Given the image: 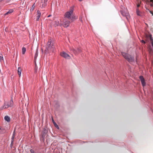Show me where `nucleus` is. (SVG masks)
I'll use <instances>...</instances> for the list:
<instances>
[{"mask_svg": "<svg viewBox=\"0 0 153 153\" xmlns=\"http://www.w3.org/2000/svg\"><path fill=\"white\" fill-rule=\"evenodd\" d=\"M121 54L124 58L130 63L135 62V60L134 56L124 52H121Z\"/></svg>", "mask_w": 153, "mask_h": 153, "instance_id": "nucleus-1", "label": "nucleus"}, {"mask_svg": "<svg viewBox=\"0 0 153 153\" xmlns=\"http://www.w3.org/2000/svg\"><path fill=\"white\" fill-rule=\"evenodd\" d=\"M74 8L73 7H71L69 11L67 12L65 14V17L70 19L74 11Z\"/></svg>", "mask_w": 153, "mask_h": 153, "instance_id": "nucleus-2", "label": "nucleus"}, {"mask_svg": "<svg viewBox=\"0 0 153 153\" xmlns=\"http://www.w3.org/2000/svg\"><path fill=\"white\" fill-rule=\"evenodd\" d=\"M47 47L46 48L48 51L50 50L51 48H53V42H52L51 39L48 40L47 43Z\"/></svg>", "mask_w": 153, "mask_h": 153, "instance_id": "nucleus-3", "label": "nucleus"}, {"mask_svg": "<svg viewBox=\"0 0 153 153\" xmlns=\"http://www.w3.org/2000/svg\"><path fill=\"white\" fill-rule=\"evenodd\" d=\"M65 59H69L70 56L65 52H63L60 54Z\"/></svg>", "mask_w": 153, "mask_h": 153, "instance_id": "nucleus-4", "label": "nucleus"}, {"mask_svg": "<svg viewBox=\"0 0 153 153\" xmlns=\"http://www.w3.org/2000/svg\"><path fill=\"white\" fill-rule=\"evenodd\" d=\"M6 105L7 108L13 106V102L12 99L10 101L7 102L6 103Z\"/></svg>", "mask_w": 153, "mask_h": 153, "instance_id": "nucleus-5", "label": "nucleus"}, {"mask_svg": "<svg viewBox=\"0 0 153 153\" xmlns=\"http://www.w3.org/2000/svg\"><path fill=\"white\" fill-rule=\"evenodd\" d=\"M70 24V22L68 20H66L64 22L62 25L65 27H68Z\"/></svg>", "mask_w": 153, "mask_h": 153, "instance_id": "nucleus-6", "label": "nucleus"}, {"mask_svg": "<svg viewBox=\"0 0 153 153\" xmlns=\"http://www.w3.org/2000/svg\"><path fill=\"white\" fill-rule=\"evenodd\" d=\"M47 132L48 130L46 128H44L43 129L42 131V137L43 138L45 137V136L46 134H47Z\"/></svg>", "mask_w": 153, "mask_h": 153, "instance_id": "nucleus-7", "label": "nucleus"}, {"mask_svg": "<svg viewBox=\"0 0 153 153\" xmlns=\"http://www.w3.org/2000/svg\"><path fill=\"white\" fill-rule=\"evenodd\" d=\"M136 13L137 15L140 16H142V15L141 12L140 11L138 8H137L136 9Z\"/></svg>", "mask_w": 153, "mask_h": 153, "instance_id": "nucleus-8", "label": "nucleus"}, {"mask_svg": "<svg viewBox=\"0 0 153 153\" xmlns=\"http://www.w3.org/2000/svg\"><path fill=\"white\" fill-rule=\"evenodd\" d=\"M37 18L36 19V20L37 21H38L39 20V18H40V16H41V12H40V11L39 10H38L37 11Z\"/></svg>", "mask_w": 153, "mask_h": 153, "instance_id": "nucleus-9", "label": "nucleus"}, {"mask_svg": "<svg viewBox=\"0 0 153 153\" xmlns=\"http://www.w3.org/2000/svg\"><path fill=\"white\" fill-rule=\"evenodd\" d=\"M13 9H11L9 10L6 13L4 14V16H6L7 15H8L9 14H10L12 13L13 12Z\"/></svg>", "mask_w": 153, "mask_h": 153, "instance_id": "nucleus-10", "label": "nucleus"}, {"mask_svg": "<svg viewBox=\"0 0 153 153\" xmlns=\"http://www.w3.org/2000/svg\"><path fill=\"white\" fill-rule=\"evenodd\" d=\"M61 21H55V25L56 26H58L59 25H61Z\"/></svg>", "mask_w": 153, "mask_h": 153, "instance_id": "nucleus-11", "label": "nucleus"}, {"mask_svg": "<svg viewBox=\"0 0 153 153\" xmlns=\"http://www.w3.org/2000/svg\"><path fill=\"white\" fill-rule=\"evenodd\" d=\"M4 119L5 120L8 122H9L10 120V117L8 116H5L4 117Z\"/></svg>", "mask_w": 153, "mask_h": 153, "instance_id": "nucleus-12", "label": "nucleus"}, {"mask_svg": "<svg viewBox=\"0 0 153 153\" xmlns=\"http://www.w3.org/2000/svg\"><path fill=\"white\" fill-rule=\"evenodd\" d=\"M22 69L20 67H19L17 70V72L18 74L19 75V76H20L21 73Z\"/></svg>", "mask_w": 153, "mask_h": 153, "instance_id": "nucleus-13", "label": "nucleus"}, {"mask_svg": "<svg viewBox=\"0 0 153 153\" xmlns=\"http://www.w3.org/2000/svg\"><path fill=\"white\" fill-rule=\"evenodd\" d=\"M77 18V17L75 16H72L69 19L71 20L72 21L75 20Z\"/></svg>", "mask_w": 153, "mask_h": 153, "instance_id": "nucleus-14", "label": "nucleus"}, {"mask_svg": "<svg viewBox=\"0 0 153 153\" xmlns=\"http://www.w3.org/2000/svg\"><path fill=\"white\" fill-rule=\"evenodd\" d=\"M52 122L54 125V126L57 128L59 129V127L58 125H57V124L54 121V120H53V119L52 118Z\"/></svg>", "mask_w": 153, "mask_h": 153, "instance_id": "nucleus-15", "label": "nucleus"}, {"mask_svg": "<svg viewBox=\"0 0 153 153\" xmlns=\"http://www.w3.org/2000/svg\"><path fill=\"white\" fill-rule=\"evenodd\" d=\"M38 50L37 49H36V53H35V56H34V59L35 60H36L38 56Z\"/></svg>", "mask_w": 153, "mask_h": 153, "instance_id": "nucleus-16", "label": "nucleus"}, {"mask_svg": "<svg viewBox=\"0 0 153 153\" xmlns=\"http://www.w3.org/2000/svg\"><path fill=\"white\" fill-rule=\"evenodd\" d=\"M48 0H42V2L44 4V6H46Z\"/></svg>", "mask_w": 153, "mask_h": 153, "instance_id": "nucleus-17", "label": "nucleus"}, {"mask_svg": "<svg viewBox=\"0 0 153 153\" xmlns=\"http://www.w3.org/2000/svg\"><path fill=\"white\" fill-rule=\"evenodd\" d=\"M6 103H5L4 105L1 106L0 108V110H2L3 109H5L7 108V107L6 106Z\"/></svg>", "mask_w": 153, "mask_h": 153, "instance_id": "nucleus-18", "label": "nucleus"}, {"mask_svg": "<svg viewBox=\"0 0 153 153\" xmlns=\"http://www.w3.org/2000/svg\"><path fill=\"white\" fill-rule=\"evenodd\" d=\"M26 51V49L25 47H23L22 49V53L23 54H24Z\"/></svg>", "mask_w": 153, "mask_h": 153, "instance_id": "nucleus-19", "label": "nucleus"}, {"mask_svg": "<svg viewBox=\"0 0 153 153\" xmlns=\"http://www.w3.org/2000/svg\"><path fill=\"white\" fill-rule=\"evenodd\" d=\"M141 83L142 84V85L143 87H144L146 85V83L145 81V80L144 79V80H142L141 81Z\"/></svg>", "mask_w": 153, "mask_h": 153, "instance_id": "nucleus-20", "label": "nucleus"}, {"mask_svg": "<svg viewBox=\"0 0 153 153\" xmlns=\"http://www.w3.org/2000/svg\"><path fill=\"white\" fill-rule=\"evenodd\" d=\"M15 129L13 131V135L11 138V140H14V139L15 137Z\"/></svg>", "mask_w": 153, "mask_h": 153, "instance_id": "nucleus-21", "label": "nucleus"}, {"mask_svg": "<svg viewBox=\"0 0 153 153\" xmlns=\"http://www.w3.org/2000/svg\"><path fill=\"white\" fill-rule=\"evenodd\" d=\"M35 7V3H34L33 4L31 8L30 9V11L33 10L34 9Z\"/></svg>", "mask_w": 153, "mask_h": 153, "instance_id": "nucleus-22", "label": "nucleus"}, {"mask_svg": "<svg viewBox=\"0 0 153 153\" xmlns=\"http://www.w3.org/2000/svg\"><path fill=\"white\" fill-rule=\"evenodd\" d=\"M139 78L141 81H142V80H144V78L143 77V76H139Z\"/></svg>", "mask_w": 153, "mask_h": 153, "instance_id": "nucleus-23", "label": "nucleus"}, {"mask_svg": "<svg viewBox=\"0 0 153 153\" xmlns=\"http://www.w3.org/2000/svg\"><path fill=\"white\" fill-rule=\"evenodd\" d=\"M136 4H141L140 0H137Z\"/></svg>", "mask_w": 153, "mask_h": 153, "instance_id": "nucleus-24", "label": "nucleus"}, {"mask_svg": "<svg viewBox=\"0 0 153 153\" xmlns=\"http://www.w3.org/2000/svg\"><path fill=\"white\" fill-rule=\"evenodd\" d=\"M13 141H14V140H11V143H10V146L11 147H12L13 146Z\"/></svg>", "mask_w": 153, "mask_h": 153, "instance_id": "nucleus-25", "label": "nucleus"}, {"mask_svg": "<svg viewBox=\"0 0 153 153\" xmlns=\"http://www.w3.org/2000/svg\"><path fill=\"white\" fill-rule=\"evenodd\" d=\"M137 4V8H138L140 6V4Z\"/></svg>", "mask_w": 153, "mask_h": 153, "instance_id": "nucleus-26", "label": "nucleus"}, {"mask_svg": "<svg viewBox=\"0 0 153 153\" xmlns=\"http://www.w3.org/2000/svg\"><path fill=\"white\" fill-rule=\"evenodd\" d=\"M120 12L122 15H123V16H124L125 15L124 13L123 12V11L121 10L120 11Z\"/></svg>", "mask_w": 153, "mask_h": 153, "instance_id": "nucleus-27", "label": "nucleus"}, {"mask_svg": "<svg viewBox=\"0 0 153 153\" xmlns=\"http://www.w3.org/2000/svg\"><path fill=\"white\" fill-rule=\"evenodd\" d=\"M149 11V12L152 15H153V13L152 12V11H150L149 10V9H147Z\"/></svg>", "mask_w": 153, "mask_h": 153, "instance_id": "nucleus-28", "label": "nucleus"}, {"mask_svg": "<svg viewBox=\"0 0 153 153\" xmlns=\"http://www.w3.org/2000/svg\"><path fill=\"white\" fill-rule=\"evenodd\" d=\"M141 42L143 43H144V44H145L146 43V42H145L144 40H142L141 41Z\"/></svg>", "mask_w": 153, "mask_h": 153, "instance_id": "nucleus-29", "label": "nucleus"}, {"mask_svg": "<svg viewBox=\"0 0 153 153\" xmlns=\"http://www.w3.org/2000/svg\"><path fill=\"white\" fill-rule=\"evenodd\" d=\"M3 58V57L0 56V62L1 61Z\"/></svg>", "mask_w": 153, "mask_h": 153, "instance_id": "nucleus-30", "label": "nucleus"}, {"mask_svg": "<svg viewBox=\"0 0 153 153\" xmlns=\"http://www.w3.org/2000/svg\"><path fill=\"white\" fill-rule=\"evenodd\" d=\"M41 7H44L46 6H44V4L43 3L42 4V5L41 6Z\"/></svg>", "mask_w": 153, "mask_h": 153, "instance_id": "nucleus-31", "label": "nucleus"}, {"mask_svg": "<svg viewBox=\"0 0 153 153\" xmlns=\"http://www.w3.org/2000/svg\"><path fill=\"white\" fill-rule=\"evenodd\" d=\"M30 151L31 152V153H34V151L33 150H32V149H31L30 150Z\"/></svg>", "mask_w": 153, "mask_h": 153, "instance_id": "nucleus-32", "label": "nucleus"}, {"mask_svg": "<svg viewBox=\"0 0 153 153\" xmlns=\"http://www.w3.org/2000/svg\"><path fill=\"white\" fill-rule=\"evenodd\" d=\"M51 16V15H49L48 16V17H49Z\"/></svg>", "mask_w": 153, "mask_h": 153, "instance_id": "nucleus-33", "label": "nucleus"}, {"mask_svg": "<svg viewBox=\"0 0 153 153\" xmlns=\"http://www.w3.org/2000/svg\"><path fill=\"white\" fill-rule=\"evenodd\" d=\"M79 0V1H82V0Z\"/></svg>", "mask_w": 153, "mask_h": 153, "instance_id": "nucleus-34", "label": "nucleus"}, {"mask_svg": "<svg viewBox=\"0 0 153 153\" xmlns=\"http://www.w3.org/2000/svg\"><path fill=\"white\" fill-rule=\"evenodd\" d=\"M1 129V128H0V129Z\"/></svg>", "mask_w": 153, "mask_h": 153, "instance_id": "nucleus-35", "label": "nucleus"}]
</instances>
